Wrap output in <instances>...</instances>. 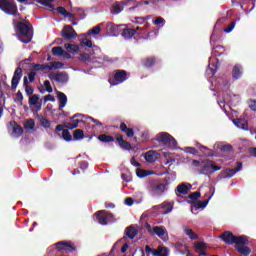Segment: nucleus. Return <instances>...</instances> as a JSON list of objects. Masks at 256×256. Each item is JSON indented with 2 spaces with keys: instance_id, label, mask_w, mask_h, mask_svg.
Listing matches in <instances>:
<instances>
[{
  "instance_id": "obj_1",
  "label": "nucleus",
  "mask_w": 256,
  "mask_h": 256,
  "mask_svg": "<svg viewBox=\"0 0 256 256\" xmlns=\"http://www.w3.org/2000/svg\"><path fill=\"white\" fill-rule=\"evenodd\" d=\"M16 33L21 43H31L33 39V26L29 22H17Z\"/></svg>"
},
{
  "instance_id": "obj_2",
  "label": "nucleus",
  "mask_w": 256,
  "mask_h": 256,
  "mask_svg": "<svg viewBox=\"0 0 256 256\" xmlns=\"http://www.w3.org/2000/svg\"><path fill=\"white\" fill-rule=\"evenodd\" d=\"M226 245H249V237L245 235L235 236L231 231H225L219 236Z\"/></svg>"
},
{
  "instance_id": "obj_3",
  "label": "nucleus",
  "mask_w": 256,
  "mask_h": 256,
  "mask_svg": "<svg viewBox=\"0 0 256 256\" xmlns=\"http://www.w3.org/2000/svg\"><path fill=\"white\" fill-rule=\"evenodd\" d=\"M154 139L155 141H158L160 145H165V147H177V140L167 132L158 133Z\"/></svg>"
},
{
  "instance_id": "obj_4",
  "label": "nucleus",
  "mask_w": 256,
  "mask_h": 256,
  "mask_svg": "<svg viewBox=\"0 0 256 256\" xmlns=\"http://www.w3.org/2000/svg\"><path fill=\"white\" fill-rule=\"evenodd\" d=\"M0 9L6 15H12L13 17H17V13H19L15 0H0Z\"/></svg>"
},
{
  "instance_id": "obj_5",
  "label": "nucleus",
  "mask_w": 256,
  "mask_h": 256,
  "mask_svg": "<svg viewBox=\"0 0 256 256\" xmlns=\"http://www.w3.org/2000/svg\"><path fill=\"white\" fill-rule=\"evenodd\" d=\"M201 163L203 166L199 171L202 175H213L215 171H221V166L215 165L210 159L203 160Z\"/></svg>"
},
{
  "instance_id": "obj_6",
  "label": "nucleus",
  "mask_w": 256,
  "mask_h": 256,
  "mask_svg": "<svg viewBox=\"0 0 256 256\" xmlns=\"http://www.w3.org/2000/svg\"><path fill=\"white\" fill-rule=\"evenodd\" d=\"M166 189H167V186H165V184L163 183H159V184L150 183L148 185V192L152 197H161V195L165 193Z\"/></svg>"
},
{
  "instance_id": "obj_7",
  "label": "nucleus",
  "mask_w": 256,
  "mask_h": 256,
  "mask_svg": "<svg viewBox=\"0 0 256 256\" xmlns=\"http://www.w3.org/2000/svg\"><path fill=\"white\" fill-rule=\"evenodd\" d=\"M61 37L65 39V41H71V39H77V32L71 25H66L61 31Z\"/></svg>"
},
{
  "instance_id": "obj_8",
  "label": "nucleus",
  "mask_w": 256,
  "mask_h": 256,
  "mask_svg": "<svg viewBox=\"0 0 256 256\" xmlns=\"http://www.w3.org/2000/svg\"><path fill=\"white\" fill-rule=\"evenodd\" d=\"M243 169V163L236 162V167L232 169H226L220 174V179H230L235 173H239Z\"/></svg>"
},
{
  "instance_id": "obj_9",
  "label": "nucleus",
  "mask_w": 256,
  "mask_h": 256,
  "mask_svg": "<svg viewBox=\"0 0 256 256\" xmlns=\"http://www.w3.org/2000/svg\"><path fill=\"white\" fill-rule=\"evenodd\" d=\"M96 219L100 225H107L113 219V214L107 213L105 210H100L96 212Z\"/></svg>"
},
{
  "instance_id": "obj_10",
  "label": "nucleus",
  "mask_w": 256,
  "mask_h": 256,
  "mask_svg": "<svg viewBox=\"0 0 256 256\" xmlns=\"http://www.w3.org/2000/svg\"><path fill=\"white\" fill-rule=\"evenodd\" d=\"M56 249L58 251H66V253H73V251H77V247H75V244L63 241L56 243Z\"/></svg>"
},
{
  "instance_id": "obj_11",
  "label": "nucleus",
  "mask_w": 256,
  "mask_h": 256,
  "mask_svg": "<svg viewBox=\"0 0 256 256\" xmlns=\"http://www.w3.org/2000/svg\"><path fill=\"white\" fill-rule=\"evenodd\" d=\"M28 103H29L30 107H35L36 113H39V111H41V108L43 105V100L39 99L38 94H34L29 98Z\"/></svg>"
},
{
  "instance_id": "obj_12",
  "label": "nucleus",
  "mask_w": 256,
  "mask_h": 256,
  "mask_svg": "<svg viewBox=\"0 0 256 256\" xmlns=\"http://www.w3.org/2000/svg\"><path fill=\"white\" fill-rule=\"evenodd\" d=\"M191 189H193V185L189 183H182L176 187L175 194L177 197H180L181 195H188Z\"/></svg>"
},
{
  "instance_id": "obj_13",
  "label": "nucleus",
  "mask_w": 256,
  "mask_h": 256,
  "mask_svg": "<svg viewBox=\"0 0 256 256\" xmlns=\"http://www.w3.org/2000/svg\"><path fill=\"white\" fill-rule=\"evenodd\" d=\"M23 77V69H21V67L16 68V70L14 71V75L12 77V91H15V89H17V85H19V81H21V78Z\"/></svg>"
},
{
  "instance_id": "obj_14",
  "label": "nucleus",
  "mask_w": 256,
  "mask_h": 256,
  "mask_svg": "<svg viewBox=\"0 0 256 256\" xmlns=\"http://www.w3.org/2000/svg\"><path fill=\"white\" fill-rule=\"evenodd\" d=\"M49 79L56 81L57 83H67L69 76L65 72H59L53 75H49Z\"/></svg>"
},
{
  "instance_id": "obj_15",
  "label": "nucleus",
  "mask_w": 256,
  "mask_h": 256,
  "mask_svg": "<svg viewBox=\"0 0 256 256\" xmlns=\"http://www.w3.org/2000/svg\"><path fill=\"white\" fill-rule=\"evenodd\" d=\"M116 141L121 149H124V151H131L133 149V146H131V143L123 139V135L117 134L116 135Z\"/></svg>"
},
{
  "instance_id": "obj_16",
  "label": "nucleus",
  "mask_w": 256,
  "mask_h": 256,
  "mask_svg": "<svg viewBox=\"0 0 256 256\" xmlns=\"http://www.w3.org/2000/svg\"><path fill=\"white\" fill-rule=\"evenodd\" d=\"M147 230L150 233H154V235L160 237V239H163V237H165V233H167V230L165 229L164 226H154L153 229H151V226L148 225Z\"/></svg>"
},
{
  "instance_id": "obj_17",
  "label": "nucleus",
  "mask_w": 256,
  "mask_h": 256,
  "mask_svg": "<svg viewBox=\"0 0 256 256\" xmlns=\"http://www.w3.org/2000/svg\"><path fill=\"white\" fill-rule=\"evenodd\" d=\"M114 81H115L116 85L124 83V81H127V71L116 70L115 74H114Z\"/></svg>"
},
{
  "instance_id": "obj_18",
  "label": "nucleus",
  "mask_w": 256,
  "mask_h": 256,
  "mask_svg": "<svg viewBox=\"0 0 256 256\" xmlns=\"http://www.w3.org/2000/svg\"><path fill=\"white\" fill-rule=\"evenodd\" d=\"M160 157L157 151L149 150L145 153L144 158L147 163H155Z\"/></svg>"
},
{
  "instance_id": "obj_19",
  "label": "nucleus",
  "mask_w": 256,
  "mask_h": 256,
  "mask_svg": "<svg viewBox=\"0 0 256 256\" xmlns=\"http://www.w3.org/2000/svg\"><path fill=\"white\" fill-rule=\"evenodd\" d=\"M107 31L114 37H119V35H121V25H115L109 22L107 23Z\"/></svg>"
},
{
  "instance_id": "obj_20",
  "label": "nucleus",
  "mask_w": 256,
  "mask_h": 256,
  "mask_svg": "<svg viewBox=\"0 0 256 256\" xmlns=\"http://www.w3.org/2000/svg\"><path fill=\"white\" fill-rule=\"evenodd\" d=\"M247 245L249 244H237L234 246V249H236V251L240 253V255H251V248L247 247Z\"/></svg>"
},
{
  "instance_id": "obj_21",
  "label": "nucleus",
  "mask_w": 256,
  "mask_h": 256,
  "mask_svg": "<svg viewBox=\"0 0 256 256\" xmlns=\"http://www.w3.org/2000/svg\"><path fill=\"white\" fill-rule=\"evenodd\" d=\"M120 131L122 133H125L126 137L128 138H132V137H135V131L129 127H127V124H125V122H122L120 124Z\"/></svg>"
},
{
  "instance_id": "obj_22",
  "label": "nucleus",
  "mask_w": 256,
  "mask_h": 256,
  "mask_svg": "<svg viewBox=\"0 0 256 256\" xmlns=\"http://www.w3.org/2000/svg\"><path fill=\"white\" fill-rule=\"evenodd\" d=\"M234 125L243 131H249V123L245 119H234Z\"/></svg>"
},
{
  "instance_id": "obj_23",
  "label": "nucleus",
  "mask_w": 256,
  "mask_h": 256,
  "mask_svg": "<svg viewBox=\"0 0 256 256\" xmlns=\"http://www.w3.org/2000/svg\"><path fill=\"white\" fill-rule=\"evenodd\" d=\"M138 234L139 231L133 225L128 226L125 229V235L128 237V239H133L134 237H137Z\"/></svg>"
},
{
  "instance_id": "obj_24",
  "label": "nucleus",
  "mask_w": 256,
  "mask_h": 256,
  "mask_svg": "<svg viewBox=\"0 0 256 256\" xmlns=\"http://www.w3.org/2000/svg\"><path fill=\"white\" fill-rule=\"evenodd\" d=\"M211 200V196L203 201H198V202H190L191 205H193L194 209H205L207 205H209V201Z\"/></svg>"
},
{
  "instance_id": "obj_25",
  "label": "nucleus",
  "mask_w": 256,
  "mask_h": 256,
  "mask_svg": "<svg viewBox=\"0 0 256 256\" xmlns=\"http://www.w3.org/2000/svg\"><path fill=\"white\" fill-rule=\"evenodd\" d=\"M183 231L185 235H187V237H189V239H191L192 241L199 239V236L195 232H193V229L187 226H183Z\"/></svg>"
},
{
  "instance_id": "obj_26",
  "label": "nucleus",
  "mask_w": 256,
  "mask_h": 256,
  "mask_svg": "<svg viewBox=\"0 0 256 256\" xmlns=\"http://www.w3.org/2000/svg\"><path fill=\"white\" fill-rule=\"evenodd\" d=\"M52 54L55 57H63V55H69V52L64 51L63 47L61 46H56L52 48Z\"/></svg>"
},
{
  "instance_id": "obj_27",
  "label": "nucleus",
  "mask_w": 256,
  "mask_h": 256,
  "mask_svg": "<svg viewBox=\"0 0 256 256\" xmlns=\"http://www.w3.org/2000/svg\"><path fill=\"white\" fill-rule=\"evenodd\" d=\"M135 33H137V30L131 29V28H124L121 35L124 39H131L134 37Z\"/></svg>"
},
{
  "instance_id": "obj_28",
  "label": "nucleus",
  "mask_w": 256,
  "mask_h": 256,
  "mask_svg": "<svg viewBox=\"0 0 256 256\" xmlns=\"http://www.w3.org/2000/svg\"><path fill=\"white\" fill-rule=\"evenodd\" d=\"M57 97L59 102V109H63L65 105H67V95H65L63 92H58Z\"/></svg>"
},
{
  "instance_id": "obj_29",
  "label": "nucleus",
  "mask_w": 256,
  "mask_h": 256,
  "mask_svg": "<svg viewBox=\"0 0 256 256\" xmlns=\"http://www.w3.org/2000/svg\"><path fill=\"white\" fill-rule=\"evenodd\" d=\"M12 135H14V137H21L23 135V127L17 124V122H14V126L12 128Z\"/></svg>"
},
{
  "instance_id": "obj_30",
  "label": "nucleus",
  "mask_w": 256,
  "mask_h": 256,
  "mask_svg": "<svg viewBox=\"0 0 256 256\" xmlns=\"http://www.w3.org/2000/svg\"><path fill=\"white\" fill-rule=\"evenodd\" d=\"M55 0H35L36 3L43 5L44 7H48L50 11H55V5L51 4Z\"/></svg>"
},
{
  "instance_id": "obj_31",
  "label": "nucleus",
  "mask_w": 256,
  "mask_h": 256,
  "mask_svg": "<svg viewBox=\"0 0 256 256\" xmlns=\"http://www.w3.org/2000/svg\"><path fill=\"white\" fill-rule=\"evenodd\" d=\"M23 85L25 87L26 95H28V97H31L35 90L33 89V87L29 86V79H27L26 76L23 78Z\"/></svg>"
},
{
  "instance_id": "obj_32",
  "label": "nucleus",
  "mask_w": 256,
  "mask_h": 256,
  "mask_svg": "<svg viewBox=\"0 0 256 256\" xmlns=\"http://www.w3.org/2000/svg\"><path fill=\"white\" fill-rule=\"evenodd\" d=\"M157 59L155 57H148L142 61L143 67H146L147 69L153 67L155 65Z\"/></svg>"
},
{
  "instance_id": "obj_33",
  "label": "nucleus",
  "mask_w": 256,
  "mask_h": 256,
  "mask_svg": "<svg viewBox=\"0 0 256 256\" xmlns=\"http://www.w3.org/2000/svg\"><path fill=\"white\" fill-rule=\"evenodd\" d=\"M161 209L163 211L161 212L162 215H167L168 213H171L173 211V204L164 202L163 204L160 205Z\"/></svg>"
},
{
  "instance_id": "obj_34",
  "label": "nucleus",
  "mask_w": 256,
  "mask_h": 256,
  "mask_svg": "<svg viewBox=\"0 0 256 256\" xmlns=\"http://www.w3.org/2000/svg\"><path fill=\"white\" fill-rule=\"evenodd\" d=\"M64 47L68 53H79L80 51L77 44H65Z\"/></svg>"
},
{
  "instance_id": "obj_35",
  "label": "nucleus",
  "mask_w": 256,
  "mask_h": 256,
  "mask_svg": "<svg viewBox=\"0 0 256 256\" xmlns=\"http://www.w3.org/2000/svg\"><path fill=\"white\" fill-rule=\"evenodd\" d=\"M79 123H81V120L75 118L71 119V122L66 123V129H77V127H79Z\"/></svg>"
},
{
  "instance_id": "obj_36",
  "label": "nucleus",
  "mask_w": 256,
  "mask_h": 256,
  "mask_svg": "<svg viewBox=\"0 0 256 256\" xmlns=\"http://www.w3.org/2000/svg\"><path fill=\"white\" fill-rule=\"evenodd\" d=\"M98 140L101 141L102 143H113V141H115V138H113V136L110 135L101 134L98 136Z\"/></svg>"
},
{
  "instance_id": "obj_37",
  "label": "nucleus",
  "mask_w": 256,
  "mask_h": 256,
  "mask_svg": "<svg viewBox=\"0 0 256 256\" xmlns=\"http://www.w3.org/2000/svg\"><path fill=\"white\" fill-rule=\"evenodd\" d=\"M73 137L75 141H81V139H85V132L82 129H76L73 133Z\"/></svg>"
},
{
  "instance_id": "obj_38",
  "label": "nucleus",
  "mask_w": 256,
  "mask_h": 256,
  "mask_svg": "<svg viewBox=\"0 0 256 256\" xmlns=\"http://www.w3.org/2000/svg\"><path fill=\"white\" fill-rule=\"evenodd\" d=\"M225 53V48L221 45H218L213 48V55L214 57H221Z\"/></svg>"
},
{
  "instance_id": "obj_39",
  "label": "nucleus",
  "mask_w": 256,
  "mask_h": 256,
  "mask_svg": "<svg viewBox=\"0 0 256 256\" xmlns=\"http://www.w3.org/2000/svg\"><path fill=\"white\" fill-rule=\"evenodd\" d=\"M31 67L33 68V71H45L46 69L49 68V65L47 64H35L31 63Z\"/></svg>"
},
{
  "instance_id": "obj_40",
  "label": "nucleus",
  "mask_w": 256,
  "mask_h": 256,
  "mask_svg": "<svg viewBox=\"0 0 256 256\" xmlns=\"http://www.w3.org/2000/svg\"><path fill=\"white\" fill-rule=\"evenodd\" d=\"M241 74H242L241 66L235 65L233 67V70H232V77H233V79H239V77H241Z\"/></svg>"
},
{
  "instance_id": "obj_41",
  "label": "nucleus",
  "mask_w": 256,
  "mask_h": 256,
  "mask_svg": "<svg viewBox=\"0 0 256 256\" xmlns=\"http://www.w3.org/2000/svg\"><path fill=\"white\" fill-rule=\"evenodd\" d=\"M194 249L196 253H199V251H205V249H207V244L205 242H196L194 244Z\"/></svg>"
},
{
  "instance_id": "obj_42",
  "label": "nucleus",
  "mask_w": 256,
  "mask_h": 256,
  "mask_svg": "<svg viewBox=\"0 0 256 256\" xmlns=\"http://www.w3.org/2000/svg\"><path fill=\"white\" fill-rule=\"evenodd\" d=\"M25 129H30V131H33L35 129V120L33 119H27L26 123L24 124Z\"/></svg>"
},
{
  "instance_id": "obj_43",
  "label": "nucleus",
  "mask_w": 256,
  "mask_h": 256,
  "mask_svg": "<svg viewBox=\"0 0 256 256\" xmlns=\"http://www.w3.org/2000/svg\"><path fill=\"white\" fill-rule=\"evenodd\" d=\"M199 197H201V192L196 191L188 195V199H191V203H195V201H199Z\"/></svg>"
},
{
  "instance_id": "obj_44",
  "label": "nucleus",
  "mask_w": 256,
  "mask_h": 256,
  "mask_svg": "<svg viewBox=\"0 0 256 256\" xmlns=\"http://www.w3.org/2000/svg\"><path fill=\"white\" fill-rule=\"evenodd\" d=\"M63 66V63L61 62H50V65H48V71H53V69H61Z\"/></svg>"
},
{
  "instance_id": "obj_45",
  "label": "nucleus",
  "mask_w": 256,
  "mask_h": 256,
  "mask_svg": "<svg viewBox=\"0 0 256 256\" xmlns=\"http://www.w3.org/2000/svg\"><path fill=\"white\" fill-rule=\"evenodd\" d=\"M196 147L202 152L204 153V155H209V151H211L210 149L207 148V146H204L203 144L196 142L195 143Z\"/></svg>"
},
{
  "instance_id": "obj_46",
  "label": "nucleus",
  "mask_w": 256,
  "mask_h": 256,
  "mask_svg": "<svg viewBox=\"0 0 256 256\" xmlns=\"http://www.w3.org/2000/svg\"><path fill=\"white\" fill-rule=\"evenodd\" d=\"M184 153H188L190 155H198L199 150H197V148H194V147H185Z\"/></svg>"
},
{
  "instance_id": "obj_47",
  "label": "nucleus",
  "mask_w": 256,
  "mask_h": 256,
  "mask_svg": "<svg viewBox=\"0 0 256 256\" xmlns=\"http://www.w3.org/2000/svg\"><path fill=\"white\" fill-rule=\"evenodd\" d=\"M80 45L82 47H93V42L90 40V39H87V38H83L81 41H80Z\"/></svg>"
},
{
  "instance_id": "obj_48",
  "label": "nucleus",
  "mask_w": 256,
  "mask_h": 256,
  "mask_svg": "<svg viewBox=\"0 0 256 256\" xmlns=\"http://www.w3.org/2000/svg\"><path fill=\"white\" fill-rule=\"evenodd\" d=\"M232 3L240 5L241 9H243V5H247V3H249V0H232ZM252 3L255 5L256 0H252Z\"/></svg>"
},
{
  "instance_id": "obj_49",
  "label": "nucleus",
  "mask_w": 256,
  "mask_h": 256,
  "mask_svg": "<svg viewBox=\"0 0 256 256\" xmlns=\"http://www.w3.org/2000/svg\"><path fill=\"white\" fill-rule=\"evenodd\" d=\"M62 137H63L64 141H72L73 140V136H71V132H69L67 129L63 130Z\"/></svg>"
},
{
  "instance_id": "obj_50",
  "label": "nucleus",
  "mask_w": 256,
  "mask_h": 256,
  "mask_svg": "<svg viewBox=\"0 0 256 256\" xmlns=\"http://www.w3.org/2000/svg\"><path fill=\"white\" fill-rule=\"evenodd\" d=\"M40 123L44 129H49V127H51V121L47 118H40Z\"/></svg>"
},
{
  "instance_id": "obj_51",
  "label": "nucleus",
  "mask_w": 256,
  "mask_h": 256,
  "mask_svg": "<svg viewBox=\"0 0 256 256\" xmlns=\"http://www.w3.org/2000/svg\"><path fill=\"white\" fill-rule=\"evenodd\" d=\"M15 103H20L21 106H23V93H21V90H19L16 93V98L14 99Z\"/></svg>"
},
{
  "instance_id": "obj_52",
  "label": "nucleus",
  "mask_w": 256,
  "mask_h": 256,
  "mask_svg": "<svg viewBox=\"0 0 256 256\" xmlns=\"http://www.w3.org/2000/svg\"><path fill=\"white\" fill-rule=\"evenodd\" d=\"M136 175L137 177H140V179H143L144 177H147V175H149V172L147 170L137 169Z\"/></svg>"
},
{
  "instance_id": "obj_53",
  "label": "nucleus",
  "mask_w": 256,
  "mask_h": 256,
  "mask_svg": "<svg viewBox=\"0 0 256 256\" xmlns=\"http://www.w3.org/2000/svg\"><path fill=\"white\" fill-rule=\"evenodd\" d=\"M101 33V27L95 26L91 30L88 31L87 35H99Z\"/></svg>"
},
{
  "instance_id": "obj_54",
  "label": "nucleus",
  "mask_w": 256,
  "mask_h": 256,
  "mask_svg": "<svg viewBox=\"0 0 256 256\" xmlns=\"http://www.w3.org/2000/svg\"><path fill=\"white\" fill-rule=\"evenodd\" d=\"M235 25H237V22L235 20H233L228 27H226L224 29L225 33H231V31H233V29H235Z\"/></svg>"
},
{
  "instance_id": "obj_55",
  "label": "nucleus",
  "mask_w": 256,
  "mask_h": 256,
  "mask_svg": "<svg viewBox=\"0 0 256 256\" xmlns=\"http://www.w3.org/2000/svg\"><path fill=\"white\" fill-rule=\"evenodd\" d=\"M121 11H123V7H121V4L117 3L112 7V13H115L116 15L121 13Z\"/></svg>"
},
{
  "instance_id": "obj_56",
  "label": "nucleus",
  "mask_w": 256,
  "mask_h": 256,
  "mask_svg": "<svg viewBox=\"0 0 256 256\" xmlns=\"http://www.w3.org/2000/svg\"><path fill=\"white\" fill-rule=\"evenodd\" d=\"M44 87L47 93H53V87H51V82L49 80L44 81Z\"/></svg>"
},
{
  "instance_id": "obj_57",
  "label": "nucleus",
  "mask_w": 256,
  "mask_h": 256,
  "mask_svg": "<svg viewBox=\"0 0 256 256\" xmlns=\"http://www.w3.org/2000/svg\"><path fill=\"white\" fill-rule=\"evenodd\" d=\"M80 61H91V55L87 54V53H83L80 55Z\"/></svg>"
},
{
  "instance_id": "obj_58",
  "label": "nucleus",
  "mask_w": 256,
  "mask_h": 256,
  "mask_svg": "<svg viewBox=\"0 0 256 256\" xmlns=\"http://www.w3.org/2000/svg\"><path fill=\"white\" fill-rule=\"evenodd\" d=\"M221 151L229 153V151H233V146L231 144L223 145Z\"/></svg>"
},
{
  "instance_id": "obj_59",
  "label": "nucleus",
  "mask_w": 256,
  "mask_h": 256,
  "mask_svg": "<svg viewBox=\"0 0 256 256\" xmlns=\"http://www.w3.org/2000/svg\"><path fill=\"white\" fill-rule=\"evenodd\" d=\"M154 25H165V20L163 17H157L154 21H153Z\"/></svg>"
},
{
  "instance_id": "obj_60",
  "label": "nucleus",
  "mask_w": 256,
  "mask_h": 256,
  "mask_svg": "<svg viewBox=\"0 0 256 256\" xmlns=\"http://www.w3.org/2000/svg\"><path fill=\"white\" fill-rule=\"evenodd\" d=\"M47 101H51L52 103H55V96L51 94L44 96V102L47 103Z\"/></svg>"
},
{
  "instance_id": "obj_61",
  "label": "nucleus",
  "mask_w": 256,
  "mask_h": 256,
  "mask_svg": "<svg viewBox=\"0 0 256 256\" xmlns=\"http://www.w3.org/2000/svg\"><path fill=\"white\" fill-rule=\"evenodd\" d=\"M56 10L60 15H63V17H65V15L67 14V9H65V7L63 6L58 7Z\"/></svg>"
},
{
  "instance_id": "obj_62",
  "label": "nucleus",
  "mask_w": 256,
  "mask_h": 256,
  "mask_svg": "<svg viewBox=\"0 0 256 256\" xmlns=\"http://www.w3.org/2000/svg\"><path fill=\"white\" fill-rule=\"evenodd\" d=\"M37 73L35 71H31L28 74V79L30 83H33V81H35V77H36Z\"/></svg>"
},
{
  "instance_id": "obj_63",
  "label": "nucleus",
  "mask_w": 256,
  "mask_h": 256,
  "mask_svg": "<svg viewBox=\"0 0 256 256\" xmlns=\"http://www.w3.org/2000/svg\"><path fill=\"white\" fill-rule=\"evenodd\" d=\"M249 108L251 109V111L256 112V100H250L249 101Z\"/></svg>"
},
{
  "instance_id": "obj_64",
  "label": "nucleus",
  "mask_w": 256,
  "mask_h": 256,
  "mask_svg": "<svg viewBox=\"0 0 256 256\" xmlns=\"http://www.w3.org/2000/svg\"><path fill=\"white\" fill-rule=\"evenodd\" d=\"M154 256H169L167 252H163V250H155Z\"/></svg>"
}]
</instances>
